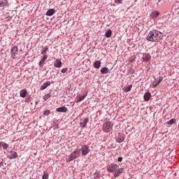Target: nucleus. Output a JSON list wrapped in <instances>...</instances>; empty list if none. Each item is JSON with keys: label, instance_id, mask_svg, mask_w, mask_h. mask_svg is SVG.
Listing matches in <instances>:
<instances>
[{"label": "nucleus", "instance_id": "f257e3e1", "mask_svg": "<svg viewBox=\"0 0 179 179\" xmlns=\"http://www.w3.org/2000/svg\"><path fill=\"white\" fill-rule=\"evenodd\" d=\"M146 40L152 43H159L161 40H163V32L157 29H152L148 34Z\"/></svg>", "mask_w": 179, "mask_h": 179}, {"label": "nucleus", "instance_id": "f03ea898", "mask_svg": "<svg viewBox=\"0 0 179 179\" xmlns=\"http://www.w3.org/2000/svg\"><path fill=\"white\" fill-rule=\"evenodd\" d=\"M80 155V149L77 148L73 152H72L70 155L67 156L69 159H66V162L69 163L71 162H73V160L78 159Z\"/></svg>", "mask_w": 179, "mask_h": 179}, {"label": "nucleus", "instance_id": "7ed1b4c3", "mask_svg": "<svg viewBox=\"0 0 179 179\" xmlns=\"http://www.w3.org/2000/svg\"><path fill=\"white\" fill-rule=\"evenodd\" d=\"M113 127H114L113 122H107L103 124L102 131L103 132H111L113 131Z\"/></svg>", "mask_w": 179, "mask_h": 179}, {"label": "nucleus", "instance_id": "20e7f679", "mask_svg": "<svg viewBox=\"0 0 179 179\" xmlns=\"http://www.w3.org/2000/svg\"><path fill=\"white\" fill-rule=\"evenodd\" d=\"M117 169H120V166L117 164H110L107 166V171L108 173H114Z\"/></svg>", "mask_w": 179, "mask_h": 179}, {"label": "nucleus", "instance_id": "39448f33", "mask_svg": "<svg viewBox=\"0 0 179 179\" xmlns=\"http://www.w3.org/2000/svg\"><path fill=\"white\" fill-rule=\"evenodd\" d=\"M80 150L82 156H87V155H89L90 152V149H89V146L87 145H83Z\"/></svg>", "mask_w": 179, "mask_h": 179}, {"label": "nucleus", "instance_id": "423d86ee", "mask_svg": "<svg viewBox=\"0 0 179 179\" xmlns=\"http://www.w3.org/2000/svg\"><path fill=\"white\" fill-rule=\"evenodd\" d=\"M7 157L8 159H10V160L17 159V152L15 151H9L7 153Z\"/></svg>", "mask_w": 179, "mask_h": 179}, {"label": "nucleus", "instance_id": "0eeeda50", "mask_svg": "<svg viewBox=\"0 0 179 179\" xmlns=\"http://www.w3.org/2000/svg\"><path fill=\"white\" fill-rule=\"evenodd\" d=\"M116 142L117 143H122L123 141H125V136H124V134L122 133H119L117 135L115 136Z\"/></svg>", "mask_w": 179, "mask_h": 179}, {"label": "nucleus", "instance_id": "6e6552de", "mask_svg": "<svg viewBox=\"0 0 179 179\" xmlns=\"http://www.w3.org/2000/svg\"><path fill=\"white\" fill-rule=\"evenodd\" d=\"M162 80H163L162 76H159L157 79H156V78H155V80L152 83V87H154V88L157 87V86H159V85H160V83H162Z\"/></svg>", "mask_w": 179, "mask_h": 179}, {"label": "nucleus", "instance_id": "1a4fd4ad", "mask_svg": "<svg viewBox=\"0 0 179 179\" xmlns=\"http://www.w3.org/2000/svg\"><path fill=\"white\" fill-rule=\"evenodd\" d=\"M122 173H124V168H117L114 172L113 177L117 178V177H120Z\"/></svg>", "mask_w": 179, "mask_h": 179}, {"label": "nucleus", "instance_id": "9d476101", "mask_svg": "<svg viewBox=\"0 0 179 179\" xmlns=\"http://www.w3.org/2000/svg\"><path fill=\"white\" fill-rule=\"evenodd\" d=\"M80 125L81 128H86V126L87 125V122H89V118L85 117L83 119H80Z\"/></svg>", "mask_w": 179, "mask_h": 179}, {"label": "nucleus", "instance_id": "9b49d317", "mask_svg": "<svg viewBox=\"0 0 179 179\" xmlns=\"http://www.w3.org/2000/svg\"><path fill=\"white\" fill-rule=\"evenodd\" d=\"M17 52H19V49L17 48V46H13L10 49V53L12 55V57H16V55H17Z\"/></svg>", "mask_w": 179, "mask_h": 179}, {"label": "nucleus", "instance_id": "f8f14e48", "mask_svg": "<svg viewBox=\"0 0 179 179\" xmlns=\"http://www.w3.org/2000/svg\"><path fill=\"white\" fill-rule=\"evenodd\" d=\"M152 59V56L150 53H143V61L144 62H149Z\"/></svg>", "mask_w": 179, "mask_h": 179}, {"label": "nucleus", "instance_id": "ddd939ff", "mask_svg": "<svg viewBox=\"0 0 179 179\" xmlns=\"http://www.w3.org/2000/svg\"><path fill=\"white\" fill-rule=\"evenodd\" d=\"M48 58V55H43V57L41 58V61L38 63V66L41 67L44 66V64H45V60Z\"/></svg>", "mask_w": 179, "mask_h": 179}, {"label": "nucleus", "instance_id": "4468645a", "mask_svg": "<svg viewBox=\"0 0 179 179\" xmlns=\"http://www.w3.org/2000/svg\"><path fill=\"white\" fill-rule=\"evenodd\" d=\"M87 96V92H85V94H83V96H80V94L77 95V101L76 103H80V101H83L85 99H86V96Z\"/></svg>", "mask_w": 179, "mask_h": 179}, {"label": "nucleus", "instance_id": "2eb2a0df", "mask_svg": "<svg viewBox=\"0 0 179 179\" xmlns=\"http://www.w3.org/2000/svg\"><path fill=\"white\" fill-rule=\"evenodd\" d=\"M55 68H61L62 66V62L59 60V59H57L53 64Z\"/></svg>", "mask_w": 179, "mask_h": 179}, {"label": "nucleus", "instance_id": "dca6fc26", "mask_svg": "<svg viewBox=\"0 0 179 179\" xmlns=\"http://www.w3.org/2000/svg\"><path fill=\"white\" fill-rule=\"evenodd\" d=\"M57 113H66L68 111V108L65 106H61L56 108Z\"/></svg>", "mask_w": 179, "mask_h": 179}, {"label": "nucleus", "instance_id": "f3484780", "mask_svg": "<svg viewBox=\"0 0 179 179\" xmlns=\"http://www.w3.org/2000/svg\"><path fill=\"white\" fill-rule=\"evenodd\" d=\"M150 97H152V94L149 92H145L143 96L144 101H149Z\"/></svg>", "mask_w": 179, "mask_h": 179}, {"label": "nucleus", "instance_id": "a211bd4d", "mask_svg": "<svg viewBox=\"0 0 179 179\" xmlns=\"http://www.w3.org/2000/svg\"><path fill=\"white\" fill-rule=\"evenodd\" d=\"M51 85V82L47 81L41 86V90H45Z\"/></svg>", "mask_w": 179, "mask_h": 179}, {"label": "nucleus", "instance_id": "6ab92c4d", "mask_svg": "<svg viewBox=\"0 0 179 179\" xmlns=\"http://www.w3.org/2000/svg\"><path fill=\"white\" fill-rule=\"evenodd\" d=\"M93 65L95 69H100V66H101V62L100 60L95 61Z\"/></svg>", "mask_w": 179, "mask_h": 179}, {"label": "nucleus", "instance_id": "aec40b11", "mask_svg": "<svg viewBox=\"0 0 179 179\" xmlns=\"http://www.w3.org/2000/svg\"><path fill=\"white\" fill-rule=\"evenodd\" d=\"M20 96L21 97H22V99H24V97H26V96H27V90H26V89L21 90L20 91Z\"/></svg>", "mask_w": 179, "mask_h": 179}, {"label": "nucleus", "instance_id": "412c9836", "mask_svg": "<svg viewBox=\"0 0 179 179\" xmlns=\"http://www.w3.org/2000/svg\"><path fill=\"white\" fill-rule=\"evenodd\" d=\"M101 73H102L103 75H106L107 73H110V69H108V68L107 67H102L100 70Z\"/></svg>", "mask_w": 179, "mask_h": 179}, {"label": "nucleus", "instance_id": "4be33fe9", "mask_svg": "<svg viewBox=\"0 0 179 179\" xmlns=\"http://www.w3.org/2000/svg\"><path fill=\"white\" fill-rule=\"evenodd\" d=\"M55 15V10L54 8H50L46 12V16H52Z\"/></svg>", "mask_w": 179, "mask_h": 179}, {"label": "nucleus", "instance_id": "5701e85b", "mask_svg": "<svg viewBox=\"0 0 179 179\" xmlns=\"http://www.w3.org/2000/svg\"><path fill=\"white\" fill-rule=\"evenodd\" d=\"M5 6H8V0H1L0 8H5Z\"/></svg>", "mask_w": 179, "mask_h": 179}, {"label": "nucleus", "instance_id": "b1692460", "mask_svg": "<svg viewBox=\"0 0 179 179\" xmlns=\"http://www.w3.org/2000/svg\"><path fill=\"white\" fill-rule=\"evenodd\" d=\"M160 15V13H159V11H153L151 13V17L152 19H156V17H158V16Z\"/></svg>", "mask_w": 179, "mask_h": 179}, {"label": "nucleus", "instance_id": "393cba45", "mask_svg": "<svg viewBox=\"0 0 179 179\" xmlns=\"http://www.w3.org/2000/svg\"><path fill=\"white\" fill-rule=\"evenodd\" d=\"M47 51H48V46H42V48L41 50V54H43V55H45L47 53Z\"/></svg>", "mask_w": 179, "mask_h": 179}, {"label": "nucleus", "instance_id": "a878e982", "mask_svg": "<svg viewBox=\"0 0 179 179\" xmlns=\"http://www.w3.org/2000/svg\"><path fill=\"white\" fill-rule=\"evenodd\" d=\"M111 34H113V31H111V29H108L105 32V36L106 37V38H110V37H111Z\"/></svg>", "mask_w": 179, "mask_h": 179}, {"label": "nucleus", "instance_id": "bb28decb", "mask_svg": "<svg viewBox=\"0 0 179 179\" xmlns=\"http://www.w3.org/2000/svg\"><path fill=\"white\" fill-rule=\"evenodd\" d=\"M132 89V85H129L127 87H124L123 88V91L125 92V93H128V92H131Z\"/></svg>", "mask_w": 179, "mask_h": 179}, {"label": "nucleus", "instance_id": "cd10ccee", "mask_svg": "<svg viewBox=\"0 0 179 179\" xmlns=\"http://www.w3.org/2000/svg\"><path fill=\"white\" fill-rule=\"evenodd\" d=\"M176 121H177V120L176 118H173L171 119L169 121L166 122V125H173L176 124Z\"/></svg>", "mask_w": 179, "mask_h": 179}, {"label": "nucleus", "instance_id": "c85d7f7f", "mask_svg": "<svg viewBox=\"0 0 179 179\" xmlns=\"http://www.w3.org/2000/svg\"><path fill=\"white\" fill-rule=\"evenodd\" d=\"M1 148H3V150H8L9 145L5 142H1Z\"/></svg>", "mask_w": 179, "mask_h": 179}, {"label": "nucleus", "instance_id": "c756f323", "mask_svg": "<svg viewBox=\"0 0 179 179\" xmlns=\"http://www.w3.org/2000/svg\"><path fill=\"white\" fill-rule=\"evenodd\" d=\"M50 97H51V92L48 93L43 96V100L44 101H47Z\"/></svg>", "mask_w": 179, "mask_h": 179}, {"label": "nucleus", "instance_id": "7c9ffc66", "mask_svg": "<svg viewBox=\"0 0 179 179\" xmlns=\"http://www.w3.org/2000/svg\"><path fill=\"white\" fill-rule=\"evenodd\" d=\"M50 114H51V110H45L43 111V115H45L46 117H48V115H50Z\"/></svg>", "mask_w": 179, "mask_h": 179}, {"label": "nucleus", "instance_id": "2f4dec72", "mask_svg": "<svg viewBox=\"0 0 179 179\" xmlns=\"http://www.w3.org/2000/svg\"><path fill=\"white\" fill-rule=\"evenodd\" d=\"M94 179L100 178V172L96 171V172L94 173Z\"/></svg>", "mask_w": 179, "mask_h": 179}, {"label": "nucleus", "instance_id": "473e14b6", "mask_svg": "<svg viewBox=\"0 0 179 179\" xmlns=\"http://www.w3.org/2000/svg\"><path fill=\"white\" fill-rule=\"evenodd\" d=\"M42 179H48V173L44 171L43 175L42 176Z\"/></svg>", "mask_w": 179, "mask_h": 179}, {"label": "nucleus", "instance_id": "72a5a7b5", "mask_svg": "<svg viewBox=\"0 0 179 179\" xmlns=\"http://www.w3.org/2000/svg\"><path fill=\"white\" fill-rule=\"evenodd\" d=\"M128 73L129 75H134V73H135V70L132 68H130L129 70H128Z\"/></svg>", "mask_w": 179, "mask_h": 179}, {"label": "nucleus", "instance_id": "f704fd0d", "mask_svg": "<svg viewBox=\"0 0 179 179\" xmlns=\"http://www.w3.org/2000/svg\"><path fill=\"white\" fill-rule=\"evenodd\" d=\"M68 71V68H64L61 70L62 73H66Z\"/></svg>", "mask_w": 179, "mask_h": 179}, {"label": "nucleus", "instance_id": "c9c22d12", "mask_svg": "<svg viewBox=\"0 0 179 179\" xmlns=\"http://www.w3.org/2000/svg\"><path fill=\"white\" fill-rule=\"evenodd\" d=\"M124 0H115V3H122Z\"/></svg>", "mask_w": 179, "mask_h": 179}, {"label": "nucleus", "instance_id": "e433bc0d", "mask_svg": "<svg viewBox=\"0 0 179 179\" xmlns=\"http://www.w3.org/2000/svg\"><path fill=\"white\" fill-rule=\"evenodd\" d=\"M129 62H135V57H130L129 59Z\"/></svg>", "mask_w": 179, "mask_h": 179}, {"label": "nucleus", "instance_id": "4c0bfd02", "mask_svg": "<svg viewBox=\"0 0 179 179\" xmlns=\"http://www.w3.org/2000/svg\"><path fill=\"white\" fill-rule=\"evenodd\" d=\"M123 159H124V158H122V157H119L117 158V162H119L120 163H121V162H122Z\"/></svg>", "mask_w": 179, "mask_h": 179}, {"label": "nucleus", "instance_id": "58836bf2", "mask_svg": "<svg viewBox=\"0 0 179 179\" xmlns=\"http://www.w3.org/2000/svg\"><path fill=\"white\" fill-rule=\"evenodd\" d=\"M1 167H3V162H0V169H1Z\"/></svg>", "mask_w": 179, "mask_h": 179}, {"label": "nucleus", "instance_id": "ea45409f", "mask_svg": "<svg viewBox=\"0 0 179 179\" xmlns=\"http://www.w3.org/2000/svg\"><path fill=\"white\" fill-rule=\"evenodd\" d=\"M2 150V142H0V152Z\"/></svg>", "mask_w": 179, "mask_h": 179}, {"label": "nucleus", "instance_id": "a19ab883", "mask_svg": "<svg viewBox=\"0 0 179 179\" xmlns=\"http://www.w3.org/2000/svg\"><path fill=\"white\" fill-rule=\"evenodd\" d=\"M38 101H36V102H35V104H38Z\"/></svg>", "mask_w": 179, "mask_h": 179}]
</instances>
